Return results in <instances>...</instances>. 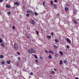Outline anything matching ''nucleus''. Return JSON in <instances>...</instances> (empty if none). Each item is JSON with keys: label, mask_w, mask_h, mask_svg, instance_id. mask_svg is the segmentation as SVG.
I'll return each instance as SVG.
<instances>
[{"label": "nucleus", "mask_w": 79, "mask_h": 79, "mask_svg": "<svg viewBox=\"0 0 79 79\" xmlns=\"http://www.w3.org/2000/svg\"><path fill=\"white\" fill-rule=\"evenodd\" d=\"M55 73V72L53 71H52L51 74L52 75H54Z\"/></svg>", "instance_id": "2eb2a0df"}, {"label": "nucleus", "mask_w": 79, "mask_h": 79, "mask_svg": "<svg viewBox=\"0 0 79 79\" xmlns=\"http://www.w3.org/2000/svg\"><path fill=\"white\" fill-rule=\"evenodd\" d=\"M5 63V62L4 61L2 62V64H4Z\"/></svg>", "instance_id": "7c9ffc66"}, {"label": "nucleus", "mask_w": 79, "mask_h": 79, "mask_svg": "<svg viewBox=\"0 0 79 79\" xmlns=\"http://www.w3.org/2000/svg\"><path fill=\"white\" fill-rule=\"evenodd\" d=\"M56 3V2H57V1L56 0H55L54 1Z\"/></svg>", "instance_id": "09e8293b"}, {"label": "nucleus", "mask_w": 79, "mask_h": 79, "mask_svg": "<svg viewBox=\"0 0 79 79\" xmlns=\"http://www.w3.org/2000/svg\"><path fill=\"white\" fill-rule=\"evenodd\" d=\"M28 52L30 53H34L35 52V51L33 50V49L31 48L30 49L28 50Z\"/></svg>", "instance_id": "f257e3e1"}, {"label": "nucleus", "mask_w": 79, "mask_h": 79, "mask_svg": "<svg viewBox=\"0 0 79 79\" xmlns=\"http://www.w3.org/2000/svg\"><path fill=\"white\" fill-rule=\"evenodd\" d=\"M51 37L52 36H49L48 35L47 36V39H50Z\"/></svg>", "instance_id": "9d476101"}, {"label": "nucleus", "mask_w": 79, "mask_h": 79, "mask_svg": "<svg viewBox=\"0 0 79 79\" xmlns=\"http://www.w3.org/2000/svg\"><path fill=\"white\" fill-rule=\"evenodd\" d=\"M66 47L67 48H69V46H67Z\"/></svg>", "instance_id": "a18cd8bd"}, {"label": "nucleus", "mask_w": 79, "mask_h": 79, "mask_svg": "<svg viewBox=\"0 0 79 79\" xmlns=\"http://www.w3.org/2000/svg\"><path fill=\"white\" fill-rule=\"evenodd\" d=\"M57 16H60V14H59V13H57Z\"/></svg>", "instance_id": "79ce46f5"}, {"label": "nucleus", "mask_w": 79, "mask_h": 79, "mask_svg": "<svg viewBox=\"0 0 79 79\" xmlns=\"http://www.w3.org/2000/svg\"><path fill=\"white\" fill-rule=\"evenodd\" d=\"M0 15H1V13H0Z\"/></svg>", "instance_id": "6e6d98bb"}, {"label": "nucleus", "mask_w": 79, "mask_h": 79, "mask_svg": "<svg viewBox=\"0 0 79 79\" xmlns=\"http://www.w3.org/2000/svg\"><path fill=\"white\" fill-rule=\"evenodd\" d=\"M55 42H56V43H57V42H58V40L57 39H55Z\"/></svg>", "instance_id": "a878e982"}, {"label": "nucleus", "mask_w": 79, "mask_h": 79, "mask_svg": "<svg viewBox=\"0 0 79 79\" xmlns=\"http://www.w3.org/2000/svg\"><path fill=\"white\" fill-rule=\"evenodd\" d=\"M11 62H10V60H8L7 61V64H10Z\"/></svg>", "instance_id": "aec40b11"}, {"label": "nucleus", "mask_w": 79, "mask_h": 79, "mask_svg": "<svg viewBox=\"0 0 79 79\" xmlns=\"http://www.w3.org/2000/svg\"><path fill=\"white\" fill-rule=\"evenodd\" d=\"M52 53L53 54H54V52H53V51H52Z\"/></svg>", "instance_id": "603ef678"}, {"label": "nucleus", "mask_w": 79, "mask_h": 79, "mask_svg": "<svg viewBox=\"0 0 79 79\" xmlns=\"http://www.w3.org/2000/svg\"><path fill=\"white\" fill-rule=\"evenodd\" d=\"M51 35H52V36H53V32H52L51 33Z\"/></svg>", "instance_id": "37998d69"}, {"label": "nucleus", "mask_w": 79, "mask_h": 79, "mask_svg": "<svg viewBox=\"0 0 79 79\" xmlns=\"http://www.w3.org/2000/svg\"><path fill=\"white\" fill-rule=\"evenodd\" d=\"M1 46H2V47H5V45H4V44L3 43H2L1 44Z\"/></svg>", "instance_id": "f8f14e48"}, {"label": "nucleus", "mask_w": 79, "mask_h": 79, "mask_svg": "<svg viewBox=\"0 0 79 79\" xmlns=\"http://www.w3.org/2000/svg\"><path fill=\"white\" fill-rule=\"evenodd\" d=\"M17 54H18V55H20V53H19V52H17Z\"/></svg>", "instance_id": "ea45409f"}, {"label": "nucleus", "mask_w": 79, "mask_h": 79, "mask_svg": "<svg viewBox=\"0 0 79 79\" xmlns=\"http://www.w3.org/2000/svg\"><path fill=\"white\" fill-rule=\"evenodd\" d=\"M2 42H3V40L2 39L0 38V43H2Z\"/></svg>", "instance_id": "bb28decb"}, {"label": "nucleus", "mask_w": 79, "mask_h": 79, "mask_svg": "<svg viewBox=\"0 0 79 79\" xmlns=\"http://www.w3.org/2000/svg\"><path fill=\"white\" fill-rule=\"evenodd\" d=\"M21 58L20 57H18L17 58V60H19V61H20V60H21Z\"/></svg>", "instance_id": "a211bd4d"}, {"label": "nucleus", "mask_w": 79, "mask_h": 79, "mask_svg": "<svg viewBox=\"0 0 79 79\" xmlns=\"http://www.w3.org/2000/svg\"><path fill=\"white\" fill-rule=\"evenodd\" d=\"M30 74L31 75H33V74H34V73H33V72H31V73H30Z\"/></svg>", "instance_id": "58836bf2"}, {"label": "nucleus", "mask_w": 79, "mask_h": 79, "mask_svg": "<svg viewBox=\"0 0 79 79\" xmlns=\"http://www.w3.org/2000/svg\"><path fill=\"white\" fill-rule=\"evenodd\" d=\"M54 71H56V69H54Z\"/></svg>", "instance_id": "3c124183"}, {"label": "nucleus", "mask_w": 79, "mask_h": 79, "mask_svg": "<svg viewBox=\"0 0 79 79\" xmlns=\"http://www.w3.org/2000/svg\"><path fill=\"white\" fill-rule=\"evenodd\" d=\"M17 66H19V63H17Z\"/></svg>", "instance_id": "de8ad7c7"}, {"label": "nucleus", "mask_w": 79, "mask_h": 79, "mask_svg": "<svg viewBox=\"0 0 79 79\" xmlns=\"http://www.w3.org/2000/svg\"><path fill=\"white\" fill-rule=\"evenodd\" d=\"M67 61L66 60H64V63H66V64L67 63Z\"/></svg>", "instance_id": "b1692460"}, {"label": "nucleus", "mask_w": 79, "mask_h": 79, "mask_svg": "<svg viewBox=\"0 0 79 79\" xmlns=\"http://www.w3.org/2000/svg\"><path fill=\"white\" fill-rule=\"evenodd\" d=\"M40 60H43V58H42V56H40Z\"/></svg>", "instance_id": "c85d7f7f"}, {"label": "nucleus", "mask_w": 79, "mask_h": 79, "mask_svg": "<svg viewBox=\"0 0 79 79\" xmlns=\"http://www.w3.org/2000/svg\"><path fill=\"white\" fill-rule=\"evenodd\" d=\"M8 0H6V1H7Z\"/></svg>", "instance_id": "5fc2aeb1"}, {"label": "nucleus", "mask_w": 79, "mask_h": 79, "mask_svg": "<svg viewBox=\"0 0 79 79\" xmlns=\"http://www.w3.org/2000/svg\"><path fill=\"white\" fill-rule=\"evenodd\" d=\"M14 5H19V2H16L14 3Z\"/></svg>", "instance_id": "6e6552de"}, {"label": "nucleus", "mask_w": 79, "mask_h": 79, "mask_svg": "<svg viewBox=\"0 0 79 79\" xmlns=\"http://www.w3.org/2000/svg\"><path fill=\"white\" fill-rule=\"evenodd\" d=\"M59 53L60 55H63V52L61 51H60Z\"/></svg>", "instance_id": "4be33fe9"}, {"label": "nucleus", "mask_w": 79, "mask_h": 79, "mask_svg": "<svg viewBox=\"0 0 79 79\" xmlns=\"http://www.w3.org/2000/svg\"><path fill=\"white\" fill-rule=\"evenodd\" d=\"M62 64H63V61H62V60H60V64L61 65Z\"/></svg>", "instance_id": "412c9836"}, {"label": "nucleus", "mask_w": 79, "mask_h": 79, "mask_svg": "<svg viewBox=\"0 0 79 79\" xmlns=\"http://www.w3.org/2000/svg\"><path fill=\"white\" fill-rule=\"evenodd\" d=\"M14 47L15 50H18V46L16 43H15L14 45Z\"/></svg>", "instance_id": "f03ea898"}, {"label": "nucleus", "mask_w": 79, "mask_h": 79, "mask_svg": "<svg viewBox=\"0 0 79 79\" xmlns=\"http://www.w3.org/2000/svg\"><path fill=\"white\" fill-rule=\"evenodd\" d=\"M34 56H35V58H37V56H36V55H34Z\"/></svg>", "instance_id": "2f4dec72"}, {"label": "nucleus", "mask_w": 79, "mask_h": 79, "mask_svg": "<svg viewBox=\"0 0 79 79\" xmlns=\"http://www.w3.org/2000/svg\"><path fill=\"white\" fill-rule=\"evenodd\" d=\"M6 7H7V8H10V6L9 5H6Z\"/></svg>", "instance_id": "dca6fc26"}, {"label": "nucleus", "mask_w": 79, "mask_h": 79, "mask_svg": "<svg viewBox=\"0 0 79 79\" xmlns=\"http://www.w3.org/2000/svg\"><path fill=\"white\" fill-rule=\"evenodd\" d=\"M7 14H8V15H10V14H11V12H7Z\"/></svg>", "instance_id": "e433bc0d"}, {"label": "nucleus", "mask_w": 79, "mask_h": 79, "mask_svg": "<svg viewBox=\"0 0 79 79\" xmlns=\"http://www.w3.org/2000/svg\"><path fill=\"white\" fill-rule=\"evenodd\" d=\"M8 69H11V67H10V66H8Z\"/></svg>", "instance_id": "4c0bfd02"}, {"label": "nucleus", "mask_w": 79, "mask_h": 79, "mask_svg": "<svg viewBox=\"0 0 79 79\" xmlns=\"http://www.w3.org/2000/svg\"><path fill=\"white\" fill-rule=\"evenodd\" d=\"M53 47H54V48L55 49H57L58 48V47L57 46L53 45Z\"/></svg>", "instance_id": "f3484780"}, {"label": "nucleus", "mask_w": 79, "mask_h": 79, "mask_svg": "<svg viewBox=\"0 0 79 79\" xmlns=\"http://www.w3.org/2000/svg\"><path fill=\"white\" fill-rule=\"evenodd\" d=\"M48 58L49 59H52V56H51V55H49L48 56Z\"/></svg>", "instance_id": "ddd939ff"}, {"label": "nucleus", "mask_w": 79, "mask_h": 79, "mask_svg": "<svg viewBox=\"0 0 79 79\" xmlns=\"http://www.w3.org/2000/svg\"><path fill=\"white\" fill-rule=\"evenodd\" d=\"M34 13H35V16H37V15H38V13H37L35 12Z\"/></svg>", "instance_id": "5701e85b"}, {"label": "nucleus", "mask_w": 79, "mask_h": 79, "mask_svg": "<svg viewBox=\"0 0 79 79\" xmlns=\"http://www.w3.org/2000/svg\"><path fill=\"white\" fill-rule=\"evenodd\" d=\"M25 36L27 37V39H30V37L29 36V35L28 34L26 33L25 34Z\"/></svg>", "instance_id": "0eeeda50"}, {"label": "nucleus", "mask_w": 79, "mask_h": 79, "mask_svg": "<svg viewBox=\"0 0 79 79\" xmlns=\"http://www.w3.org/2000/svg\"><path fill=\"white\" fill-rule=\"evenodd\" d=\"M55 56H56V57H57V56H58V54H55Z\"/></svg>", "instance_id": "f704fd0d"}, {"label": "nucleus", "mask_w": 79, "mask_h": 79, "mask_svg": "<svg viewBox=\"0 0 79 79\" xmlns=\"http://www.w3.org/2000/svg\"><path fill=\"white\" fill-rule=\"evenodd\" d=\"M26 16L27 17H28V16H30V15L29 14H27Z\"/></svg>", "instance_id": "393cba45"}, {"label": "nucleus", "mask_w": 79, "mask_h": 79, "mask_svg": "<svg viewBox=\"0 0 79 79\" xmlns=\"http://www.w3.org/2000/svg\"><path fill=\"white\" fill-rule=\"evenodd\" d=\"M27 13H30L32 14V15H34V12H32V11L29 10H28L27 11Z\"/></svg>", "instance_id": "7ed1b4c3"}, {"label": "nucleus", "mask_w": 79, "mask_h": 79, "mask_svg": "<svg viewBox=\"0 0 79 79\" xmlns=\"http://www.w3.org/2000/svg\"><path fill=\"white\" fill-rule=\"evenodd\" d=\"M66 40L67 42H68L69 44H70L71 42V40H70L68 38H67L66 39Z\"/></svg>", "instance_id": "39448f33"}, {"label": "nucleus", "mask_w": 79, "mask_h": 79, "mask_svg": "<svg viewBox=\"0 0 79 79\" xmlns=\"http://www.w3.org/2000/svg\"><path fill=\"white\" fill-rule=\"evenodd\" d=\"M51 5H53V1H51Z\"/></svg>", "instance_id": "c756f323"}, {"label": "nucleus", "mask_w": 79, "mask_h": 79, "mask_svg": "<svg viewBox=\"0 0 79 79\" xmlns=\"http://www.w3.org/2000/svg\"><path fill=\"white\" fill-rule=\"evenodd\" d=\"M53 6H54V8H55L56 9V8H57V5L54 4Z\"/></svg>", "instance_id": "1a4fd4ad"}, {"label": "nucleus", "mask_w": 79, "mask_h": 79, "mask_svg": "<svg viewBox=\"0 0 79 79\" xmlns=\"http://www.w3.org/2000/svg\"><path fill=\"white\" fill-rule=\"evenodd\" d=\"M31 23L32 25H35V21L33 19H31Z\"/></svg>", "instance_id": "20e7f679"}, {"label": "nucleus", "mask_w": 79, "mask_h": 79, "mask_svg": "<svg viewBox=\"0 0 79 79\" xmlns=\"http://www.w3.org/2000/svg\"><path fill=\"white\" fill-rule=\"evenodd\" d=\"M3 0H0V2L1 3H2V1H3Z\"/></svg>", "instance_id": "49530a36"}, {"label": "nucleus", "mask_w": 79, "mask_h": 79, "mask_svg": "<svg viewBox=\"0 0 79 79\" xmlns=\"http://www.w3.org/2000/svg\"><path fill=\"white\" fill-rule=\"evenodd\" d=\"M73 21L75 24H77V22L75 20V19H73Z\"/></svg>", "instance_id": "9b49d317"}, {"label": "nucleus", "mask_w": 79, "mask_h": 79, "mask_svg": "<svg viewBox=\"0 0 79 79\" xmlns=\"http://www.w3.org/2000/svg\"><path fill=\"white\" fill-rule=\"evenodd\" d=\"M0 58L1 59L3 58H4V56L3 55H1L0 56Z\"/></svg>", "instance_id": "4468645a"}, {"label": "nucleus", "mask_w": 79, "mask_h": 79, "mask_svg": "<svg viewBox=\"0 0 79 79\" xmlns=\"http://www.w3.org/2000/svg\"><path fill=\"white\" fill-rule=\"evenodd\" d=\"M45 52L46 53H48V51H47V50H45Z\"/></svg>", "instance_id": "cd10ccee"}, {"label": "nucleus", "mask_w": 79, "mask_h": 79, "mask_svg": "<svg viewBox=\"0 0 79 79\" xmlns=\"http://www.w3.org/2000/svg\"><path fill=\"white\" fill-rule=\"evenodd\" d=\"M75 79H79L77 77H75Z\"/></svg>", "instance_id": "8fccbe9b"}, {"label": "nucleus", "mask_w": 79, "mask_h": 79, "mask_svg": "<svg viewBox=\"0 0 79 79\" xmlns=\"http://www.w3.org/2000/svg\"><path fill=\"white\" fill-rule=\"evenodd\" d=\"M12 29H15V26H13L12 27Z\"/></svg>", "instance_id": "a19ab883"}, {"label": "nucleus", "mask_w": 79, "mask_h": 79, "mask_svg": "<svg viewBox=\"0 0 79 79\" xmlns=\"http://www.w3.org/2000/svg\"><path fill=\"white\" fill-rule=\"evenodd\" d=\"M43 6H45V2L44 1L43 3Z\"/></svg>", "instance_id": "c9c22d12"}, {"label": "nucleus", "mask_w": 79, "mask_h": 79, "mask_svg": "<svg viewBox=\"0 0 79 79\" xmlns=\"http://www.w3.org/2000/svg\"><path fill=\"white\" fill-rule=\"evenodd\" d=\"M49 53L50 54H52V51H49Z\"/></svg>", "instance_id": "72a5a7b5"}, {"label": "nucleus", "mask_w": 79, "mask_h": 79, "mask_svg": "<svg viewBox=\"0 0 79 79\" xmlns=\"http://www.w3.org/2000/svg\"><path fill=\"white\" fill-rule=\"evenodd\" d=\"M36 34H37V35H39V32H38V31H36Z\"/></svg>", "instance_id": "473e14b6"}, {"label": "nucleus", "mask_w": 79, "mask_h": 79, "mask_svg": "<svg viewBox=\"0 0 79 79\" xmlns=\"http://www.w3.org/2000/svg\"><path fill=\"white\" fill-rule=\"evenodd\" d=\"M65 11H68V7H66L65 8Z\"/></svg>", "instance_id": "6ab92c4d"}, {"label": "nucleus", "mask_w": 79, "mask_h": 79, "mask_svg": "<svg viewBox=\"0 0 79 79\" xmlns=\"http://www.w3.org/2000/svg\"><path fill=\"white\" fill-rule=\"evenodd\" d=\"M13 9H15V7H13Z\"/></svg>", "instance_id": "864d4df0"}, {"label": "nucleus", "mask_w": 79, "mask_h": 79, "mask_svg": "<svg viewBox=\"0 0 79 79\" xmlns=\"http://www.w3.org/2000/svg\"><path fill=\"white\" fill-rule=\"evenodd\" d=\"M77 12V10H73V14L74 15H76V13Z\"/></svg>", "instance_id": "423d86ee"}, {"label": "nucleus", "mask_w": 79, "mask_h": 79, "mask_svg": "<svg viewBox=\"0 0 79 79\" xmlns=\"http://www.w3.org/2000/svg\"><path fill=\"white\" fill-rule=\"evenodd\" d=\"M35 61L36 63H38V60H35Z\"/></svg>", "instance_id": "c03bdc74"}]
</instances>
